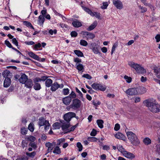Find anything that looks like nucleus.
<instances>
[{
    "label": "nucleus",
    "instance_id": "obj_1",
    "mask_svg": "<svg viewBox=\"0 0 160 160\" xmlns=\"http://www.w3.org/2000/svg\"><path fill=\"white\" fill-rule=\"evenodd\" d=\"M143 103L151 112L155 113L160 112V105L158 104L155 100H146Z\"/></svg>",
    "mask_w": 160,
    "mask_h": 160
},
{
    "label": "nucleus",
    "instance_id": "obj_2",
    "mask_svg": "<svg viewBox=\"0 0 160 160\" xmlns=\"http://www.w3.org/2000/svg\"><path fill=\"white\" fill-rule=\"evenodd\" d=\"M126 134L128 139L132 144L137 146L139 144V141L135 133L131 131H128Z\"/></svg>",
    "mask_w": 160,
    "mask_h": 160
},
{
    "label": "nucleus",
    "instance_id": "obj_3",
    "mask_svg": "<svg viewBox=\"0 0 160 160\" xmlns=\"http://www.w3.org/2000/svg\"><path fill=\"white\" fill-rule=\"evenodd\" d=\"M128 65L131 68L135 69L138 73L144 74L146 72V70L139 64L133 62H128Z\"/></svg>",
    "mask_w": 160,
    "mask_h": 160
},
{
    "label": "nucleus",
    "instance_id": "obj_4",
    "mask_svg": "<svg viewBox=\"0 0 160 160\" xmlns=\"http://www.w3.org/2000/svg\"><path fill=\"white\" fill-rule=\"evenodd\" d=\"M2 75L5 78L4 81L3 86L5 88H7L10 85L11 82L10 78V72L8 71H4L2 73Z\"/></svg>",
    "mask_w": 160,
    "mask_h": 160
},
{
    "label": "nucleus",
    "instance_id": "obj_5",
    "mask_svg": "<svg viewBox=\"0 0 160 160\" xmlns=\"http://www.w3.org/2000/svg\"><path fill=\"white\" fill-rule=\"evenodd\" d=\"M81 104V101L78 98H76L72 100V103L70 106L72 108L75 110L79 108Z\"/></svg>",
    "mask_w": 160,
    "mask_h": 160
},
{
    "label": "nucleus",
    "instance_id": "obj_6",
    "mask_svg": "<svg viewBox=\"0 0 160 160\" xmlns=\"http://www.w3.org/2000/svg\"><path fill=\"white\" fill-rule=\"evenodd\" d=\"M99 46L95 42L91 43L89 46V48L92 50V52L95 54L100 53L99 51Z\"/></svg>",
    "mask_w": 160,
    "mask_h": 160
},
{
    "label": "nucleus",
    "instance_id": "obj_7",
    "mask_svg": "<svg viewBox=\"0 0 160 160\" xmlns=\"http://www.w3.org/2000/svg\"><path fill=\"white\" fill-rule=\"evenodd\" d=\"M75 116V113L72 112H69L64 114L63 118L65 121L70 122L72 118Z\"/></svg>",
    "mask_w": 160,
    "mask_h": 160
},
{
    "label": "nucleus",
    "instance_id": "obj_8",
    "mask_svg": "<svg viewBox=\"0 0 160 160\" xmlns=\"http://www.w3.org/2000/svg\"><path fill=\"white\" fill-rule=\"evenodd\" d=\"M92 88L96 90H101L104 91L106 90V88L102 85L96 83H94L92 85Z\"/></svg>",
    "mask_w": 160,
    "mask_h": 160
},
{
    "label": "nucleus",
    "instance_id": "obj_9",
    "mask_svg": "<svg viewBox=\"0 0 160 160\" xmlns=\"http://www.w3.org/2000/svg\"><path fill=\"white\" fill-rule=\"evenodd\" d=\"M56 145V142H53L52 143L48 142H46L45 144L46 147L48 148L47 150V153L51 152Z\"/></svg>",
    "mask_w": 160,
    "mask_h": 160
},
{
    "label": "nucleus",
    "instance_id": "obj_10",
    "mask_svg": "<svg viewBox=\"0 0 160 160\" xmlns=\"http://www.w3.org/2000/svg\"><path fill=\"white\" fill-rule=\"evenodd\" d=\"M113 4L118 9H121L122 8L123 6L122 2L119 0H113Z\"/></svg>",
    "mask_w": 160,
    "mask_h": 160
},
{
    "label": "nucleus",
    "instance_id": "obj_11",
    "mask_svg": "<svg viewBox=\"0 0 160 160\" xmlns=\"http://www.w3.org/2000/svg\"><path fill=\"white\" fill-rule=\"evenodd\" d=\"M126 93L129 95H134L138 93V91L135 88H132L128 89L126 92Z\"/></svg>",
    "mask_w": 160,
    "mask_h": 160
},
{
    "label": "nucleus",
    "instance_id": "obj_12",
    "mask_svg": "<svg viewBox=\"0 0 160 160\" xmlns=\"http://www.w3.org/2000/svg\"><path fill=\"white\" fill-rule=\"evenodd\" d=\"M28 79V76L25 73H21V77L18 79L19 82L22 84L25 83L27 80Z\"/></svg>",
    "mask_w": 160,
    "mask_h": 160
},
{
    "label": "nucleus",
    "instance_id": "obj_13",
    "mask_svg": "<svg viewBox=\"0 0 160 160\" xmlns=\"http://www.w3.org/2000/svg\"><path fill=\"white\" fill-rule=\"evenodd\" d=\"M122 155L125 157L131 159H133L135 157V155L134 154L126 150Z\"/></svg>",
    "mask_w": 160,
    "mask_h": 160
},
{
    "label": "nucleus",
    "instance_id": "obj_14",
    "mask_svg": "<svg viewBox=\"0 0 160 160\" xmlns=\"http://www.w3.org/2000/svg\"><path fill=\"white\" fill-rule=\"evenodd\" d=\"M62 123L61 128L62 130L67 129L70 126V123L69 122L62 121L61 122Z\"/></svg>",
    "mask_w": 160,
    "mask_h": 160
},
{
    "label": "nucleus",
    "instance_id": "obj_15",
    "mask_svg": "<svg viewBox=\"0 0 160 160\" xmlns=\"http://www.w3.org/2000/svg\"><path fill=\"white\" fill-rule=\"evenodd\" d=\"M48 122V121L46 120L43 117H41L38 119V125L39 127L44 126Z\"/></svg>",
    "mask_w": 160,
    "mask_h": 160
},
{
    "label": "nucleus",
    "instance_id": "obj_16",
    "mask_svg": "<svg viewBox=\"0 0 160 160\" xmlns=\"http://www.w3.org/2000/svg\"><path fill=\"white\" fill-rule=\"evenodd\" d=\"M63 102L66 105H68L72 101V98L68 96L63 98L62 100Z\"/></svg>",
    "mask_w": 160,
    "mask_h": 160
},
{
    "label": "nucleus",
    "instance_id": "obj_17",
    "mask_svg": "<svg viewBox=\"0 0 160 160\" xmlns=\"http://www.w3.org/2000/svg\"><path fill=\"white\" fill-rule=\"evenodd\" d=\"M38 80L35 78L34 80V85L33 86V88L36 90H39L41 88V85L40 83H38Z\"/></svg>",
    "mask_w": 160,
    "mask_h": 160
},
{
    "label": "nucleus",
    "instance_id": "obj_18",
    "mask_svg": "<svg viewBox=\"0 0 160 160\" xmlns=\"http://www.w3.org/2000/svg\"><path fill=\"white\" fill-rule=\"evenodd\" d=\"M59 84L57 82H54L51 87V90L52 92H54L59 88Z\"/></svg>",
    "mask_w": 160,
    "mask_h": 160
},
{
    "label": "nucleus",
    "instance_id": "obj_19",
    "mask_svg": "<svg viewBox=\"0 0 160 160\" xmlns=\"http://www.w3.org/2000/svg\"><path fill=\"white\" fill-rule=\"evenodd\" d=\"M24 84L25 87L29 88H32L33 85L32 81L31 79H28Z\"/></svg>",
    "mask_w": 160,
    "mask_h": 160
},
{
    "label": "nucleus",
    "instance_id": "obj_20",
    "mask_svg": "<svg viewBox=\"0 0 160 160\" xmlns=\"http://www.w3.org/2000/svg\"><path fill=\"white\" fill-rule=\"evenodd\" d=\"M76 68L79 71L83 72L84 70V66L81 63L76 64Z\"/></svg>",
    "mask_w": 160,
    "mask_h": 160
},
{
    "label": "nucleus",
    "instance_id": "obj_21",
    "mask_svg": "<svg viewBox=\"0 0 160 160\" xmlns=\"http://www.w3.org/2000/svg\"><path fill=\"white\" fill-rule=\"evenodd\" d=\"M72 24L73 26L75 28L79 27L82 26L81 22L76 19L73 21Z\"/></svg>",
    "mask_w": 160,
    "mask_h": 160
},
{
    "label": "nucleus",
    "instance_id": "obj_22",
    "mask_svg": "<svg viewBox=\"0 0 160 160\" xmlns=\"http://www.w3.org/2000/svg\"><path fill=\"white\" fill-rule=\"evenodd\" d=\"M138 90L139 93L140 94H143L147 92V89L142 86L139 87L138 88Z\"/></svg>",
    "mask_w": 160,
    "mask_h": 160
},
{
    "label": "nucleus",
    "instance_id": "obj_23",
    "mask_svg": "<svg viewBox=\"0 0 160 160\" xmlns=\"http://www.w3.org/2000/svg\"><path fill=\"white\" fill-rule=\"evenodd\" d=\"M28 54L29 56L32 58L36 60H39V57L37 55L33 53L32 52H28Z\"/></svg>",
    "mask_w": 160,
    "mask_h": 160
},
{
    "label": "nucleus",
    "instance_id": "obj_24",
    "mask_svg": "<svg viewBox=\"0 0 160 160\" xmlns=\"http://www.w3.org/2000/svg\"><path fill=\"white\" fill-rule=\"evenodd\" d=\"M115 137L118 139L124 140L125 138V136L122 134L120 133H117L115 135Z\"/></svg>",
    "mask_w": 160,
    "mask_h": 160
},
{
    "label": "nucleus",
    "instance_id": "obj_25",
    "mask_svg": "<svg viewBox=\"0 0 160 160\" xmlns=\"http://www.w3.org/2000/svg\"><path fill=\"white\" fill-rule=\"evenodd\" d=\"M97 24V21H95L87 29L88 31L93 30L96 26Z\"/></svg>",
    "mask_w": 160,
    "mask_h": 160
},
{
    "label": "nucleus",
    "instance_id": "obj_26",
    "mask_svg": "<svg viewBox=\"0 0 160 160\" xmlns=\"http://www.w3.org/2000/svg\"><path fill=\"white\" fill-rule=\"evenodd\" d=\"M52 84V81L50 78H48L45 81V85L47 87L49 88L51 87Z\"/></svg>",
    "mask_w": 160,
    "mask_h": 160
},
{
    "label": "nucleus",
    "instance_id": "obj_27",
    "mask_svg": "<svg viewBox=\"0 0 160 160\" xmlns=\"http://www.w3.org/2000/svg\"><path fill=\"white\" fill-rule=\"evenodd\" d=\"M81 7L82 9L88 13L91 16L93 15V12H92L89 9L83 6H82Z\"/></svg>",
    "mask_w": 160,
    "mask_h": 160
},
{
    "label": "nucleus",
    "instance_id": "obj_28",
    "mask_svg": "<svg viewBox=\"0 0 160 160\" xmlns=\"http://www.w3.org/2000/svg\"><path fill=\"white\" fill-rule=\"evenodd\" d=\"M54 153L57 154H59L61 153V151L60 148L59 146H56L54 148V150L53 151Z\"/></svg>",
    "mask_w": 160,
    "mask_h": 160
},
{
    "label": "nucleus",
    "instance_id": "obj_29",
    "mask_svg": "<svg viewBox=\"0 0 160 160\" xmlns=\"http://www.w3.org/2000/svg\"><path fill=\"white\" fill-rule=\"evenodd\" d=\"M143 142L146 145L150 144L151 142V141L148 138H145L143 139Z\"/></svg>",
    "mask_w": 160,
    "mask_h": 160
},
{
    "label": "nucleus",
    "instance_id": "obj_30",
    "mask_svg": "<svg viewBox=\"0 0 160 160\" xmlns=\"http://www.w3.org/2000/svg\"><path fill=\"white\" fill-rule=\"evenodd\" d=\"M74 52L78 57H82L83 56V53L80 50H74Z\"/></svg>",
    "mask_w": 160,
    "mask_h": 160
},
{
    "label": "nucleus",
    "instance_id": "obj_31",
    "mask_svg": "<svg viewBox=\"0 0 160 160\" xmlns=\"http://www.w3.org/2000/svg\"><path fill=\"white\" fill-rule=\"evenodd\" d=\"M97 122L99 128H102L103 127V124L104 123V122L102 120H98L97 121Z\"/></svg>",
    "mask_w": 160,
    "mask_h": 160
},
{
    "label": "nucleus",
    "instance_id": "obj_32",
    "mask_svg": "<svg viewBox=\"0 0 160 160\" xmlns=\"http://www.w3.org/2000/svg\"><path fill=\"white\" fill-rule=\"evenodd\" d=\"M44 17L41 15H40L38 17V21L39 22V24L42 25L43 24V22L44 21Z\"/></svg>",
    "mask_w": 160,
    "mask_h": 160
},
{
    "label": "nucleus",
    "instance_id": "obj_33",
    "mask_svg": "<svg viewBox=\"0 0 160 160\" xmlns=\"http://www.w3.org/2000/svg\"><path fill=\"white\" fill-rule=\"evenodd\" d=\"M23 24L24 25L27 27H30L33 29H34V27H33L31 23L29 22L28 21H24L23 22Z\"/></svg>",
    "mask_w": 160,
    "mask_h": 160
},
{
    "label": "nucleus",
    "instance_id": "obj_34",
    "mask_svg": "<svg viewBox=\"0 0 160 160\" xmlns=\"http://www.w3.org/2000/svg\"><path fill=\"white\" fill-rule=\"evenodd\" d=\"M117 148L118 150L122 154L125 151V149L123 148L122 146L121 145H118L117 146Z\"/></svg>",
    "mask_w": 160,
    "mask_h": 160
},
{
    "label": "nucleus",
    "instance_id": "obj_35",
    "mask_svg": "<svg viewBox=\"0 0 160 160\" xmlns=\"http://www.w3.org/2000/svg\"><path fill=\"white\" fill-rule=\"evenodd\" d=\"M87 40H88L89 39H92L94 38L95 37V35L93 34L92 33L89 32L88 33V35L87 36H86Z\"/></svg>",
    "mask_w": 160,
    "mask_h": 160
},
{
    "label": "nucleus",
    "instance_id": "obj_36",
    "mask_svg": "<svg viewBox=\"0 0 160 160\" xmlns=\"http://www.w3.org/2000/svg\"><path fill=\"white\" fill-rule=\"evenodd\" d=\"M36 152L35 151L32 152L31 153H29L28 152H27L26 153V154L27 156L32 158H33L36 155Z\"/></svg>",
    "mask_w": 160,
    "mask_h": 160
},
{
    "label": "nucleus",
    "instance_id": "obj_37",
    "mask_svg": "<svg viewBox=\"0 0 160 160\" xmlns=\"http://www.w3.org/2000/svg\"><path fill=\"white\" fill-rule=\"evenodd\" d=\"M76 146L78 148V150L79 152H81L82 150L83 149V147L80 142H78L77 143Z\"/></svg>",
    "mask_w": 160,
    "mask_h": 160
},
{
    "label": "nucleus",
    "instance_id": "obj_38",
    "mask_svg": "<svg viewBox=\"0 0 160 160\" xmlns=\"http://www.w3.org/2000/svg\"><path fill=\"white\" fill-rule=\"evenodd\" d=\"M41 46V44L40 43H38L37 44H36L32 46L33 49L35 50H38V48H40Z\"/></svg>",
    "mask_w": 160,
    "mask_h": 160
},
{
    "label": "nucleus",
    "instance_id": "obj_39",
    "mask_svg": "<svg viewBox=\"0 0 160 160\" xmlns=\"http://www.w3.org/2000/svg\"><path fill=\"white\" fill-rule=\"evenodd\" d=\"M80 44L82 46H86L88 45L87 42L84 40H81L80 41Z\"/></svg>",
    "mask_w": 160,
    "mask_h": 160
},
{
    "label": "nucleus",
    "instance_id": "obj_40",
    "mask_svg": "<svg viewBox=\"0 0 160 160\" xmlns=\"http://www.w3.org/2000/svg\"><path fill=\"white\" fill-rule=\"evenodd\" d=\"M48 77L47 76H42L40 78H36V79H37L38 80L39 82V81H46V80L48 78Z\"/></svg>",
    "mask_w": 160,
    "mask_h": 160
},
{
    "label": "nucleus",
    "instance_id": "obj_41",
    "mask_svg": "<svg viewBox=\"0 0 160 160\" xmlns=\"http://www.w3.org/2000/svg\"><path fill=\"white\" fill-rule=\"evenodd\" d=\"M108 5V4L107 2H103L102 5L101 6V8L102 9H106L107 8Z\"/></svg>",
    "mask_w": 160,
    "mask_h": 160
},
{
    "label": "nucleus",
    "instance_id": "obj_42",
    "mask_svg": "<svg viewBox=\"0 0 160 160\" xmlns=\"http://www.w3.org/2000/svg\"><path fill=\"white\" fill-rule=\"evenodd\" d=\"M59 122H56L53 124L52 126L54 129H58L59 128Z\"/></svg>",
    "mask_w": 160,
    "mask_h": 160
},
{
    "label": "nucleus",
    "instance_id": "obj_43",
    "mask_svg": "<svg viewBox=\"0 0 160 160\" xmlns=\"http://www.w3.org/2000/svg\"><path fill=\"white\" fill-rule=\"evenodd\" d=\"M88 140L89 141L94 142H96L98 139L95 137H89L88 138Z\"/></svg>",
    "mask_w": 160,
    "mask_h": 160
},
{
    "label": "nucleus",
    "instance_id": "obj_44",
    "mask_svg": "<svg viewBox=\"0 0 160 160\" xmlns=\"http://www.w3.org/2000/svg\"><path fill=\"white\" fill-rule=\"evenodd\" d=\"M124 78L126 82L128 83H129L131 82L132 78L130 77H129L128 76L125 75L124 77Z\"/></svg>",
    "mask_w": 160,
    "mask_h": 160
},
{
    "label": "nucleus",
    "instance_id": "obj_45",
    "mask_svg": "<svg viewBox=\"0 0 160 160\" xmlns=\"http://www.w3.org/2000/svg\"><path fill=\"white\" fill-rule=\"evenodd\" d=\"M69 90L68 88H64L63 90L62 93L64 95H66L69 93Z\"/></svg>",
    "mask_w": 160,
    "mask_h": 160
},
{
    "label": "nucleus",
    "instance_id": "obj_46",
    "mask_svg": "<svg viewBox=\"0 0 160 160\" xmlns=\"http://www.w3.org/2000/svg\"><path fill=\"white\" fill-rule=\"evenodd\" d=\"M44 126V129L45 131H48L49 129V127L50 126V124L49 123V121L47 122L46 123L45 125Z\"/></svg>",
    "mask_w": 160,
    "mask_h": 160
},
{
    "label": "nucleus",
    "instance_id": "obj_47",
    "mask_svg": "<svg viewBox=\"0 0 160 160\" xmlns=\"http://www.w3.org/2000/svg\"><path fill=\"white\" fill-rule=\"evenodd\" d=\"M28 128L30 131L32 132H33L34 130L33 124L31 123H30L28 125Z\"/></svg>",
    "mask_w": 160,
    "mask_h": 160
},
{
    "label": "nucleus",
    "instance_id": "obj_48",
    "mask_svg": "<svg viewBox=\"0 0 160 160\" xmlns=\"http://www.w3.org/2000/svg\"><path fill=\"white\" fill-rule=\"evenodd\" d=\"M138 8L141 10V12L142 13L145 12L147 11V8H146L141 7V6H139Z\"/></svg>",
    "mask_w": 160,
    "mask_h": 160
},
{
    "label": "nucleus",
    "instance_id": "obj_49",
    "mask_svg": "<svg viewBox=\"0 0 160 160\" xmlns=\"http://www.w3.org/2000/svg\"><path fill=\"white\" fill-rule=\"evenodd\" d=\"M28 140L31 141L32 142H33L36 139V138L33 136H30L28 138Z\"/></svg>",
    "mask_w": 160,
    "mask_h": 160
},
{
    "label": "nucleus",
    "instance_id": "obj_50",
    "mask_svg": "<svg viewBox=\"0 0 160 160\" xmlns=\"http://www.w3.org/2000/svg\"><path fill=\"white\" fill-rule=\"evenodd\" d=\"M117 44L116 43H115L113 45L111 52L112 55L113 54V52L115 50V48L117 47Z\"/></svg>",
    "mask_w": 160,
    "mask_h": 160
},
{
    "label": "nucleus",
    "instance_id": "obj_51",
    "mask_svg": "<svg viewBox=\"0 0 160 160\" xmlns=\"http://www.w3.org/2000/svg\"><path fill=\"white\" fill-rule=\"evenodd\" d=\"M27 131L26 128H22L21 129V133L23 135H25L27 134Z\"/></svg>",
    "mask_w": 160,
    "mask_h": 160
},
{
    "label": "nucleus",
    "instance_id": "obj_52",
    "mask_svg": "<svg viewBox=\"0 0 160 160\" xmlns=\"http://www.w3.org/2000/svg\"><path fill=\"white\" fill-rule=\"evenodd\" d=\"M5 44L8 48H10L12 47V46L9 41L6 40L5 41Z\"/></svg>",
    "mask_w": 160,
    "mask_h": 160
},
{
    "label": "nucleus",
    "instance_id": "obj_53",
    "mask_svg": "<svg viewBox=\"0 0 160 160\" xmlns=\"http://www.w3.org/2000/svg\"><path fill=\"white\" fill-rule=\"evenodd\" d=\"M82 77L88 79H90L92 78V77L88 74H84Z\"/></svg>",
    "mask_w": 160,
    "mask_h": 160
},
{
    "label": "nucleus",
    "instance_id": "obj_54",
    "mask_svg": "<svg viewBox=\"0 0 160 160\" xmlns=\"http://www.w3.org/2000/svg\"><path fill=\"white\" fill-rule=\"evenodd\" d=\"M12 43L13 44L15 45L16 46L18 47V42L17 40H16V38H13L12 40Z\"/></svg>",
    "mask_w": 160,
    "mask_h": 160
},
{
    "label": "nucleus",
    "instance_id": "obj_55",
    "mask_svg": "<svg viewBox=\"0 0 160 160\" xmlns=\"http://www.w3.org/2000/svg\"><path fill=\"white\" fill-rule=\"evenodd\" d=\"M74 61L76 62V63L78 64L79 63H80L82 62V60L78 58H74Z\"/></svg>",
    "mask_w": 160,
    "mask_h": 160
},
{
    "label": "nucleus",
    "instance_id": "obj_56",
    "mask_svg": "<svg viewBox=\"0 0 160 160\" xmlns=\"http://www.w3.org/2000/svg\"><path fill=\"white\" fill-rule=\"evenodd\" d=\"M57 32V31L56 29H54L53 30L52 29H50L48 32L51 35L53 34H56Z\"/></svg>",
    "mask_w": 160,
    "mask_h": 160
},
{
    "label": "nucleus",
    "instance_id": "obj_57",
    "mask_svg": "<svg viewBox=\"0 0 160 160\" xmlns=\"http://www.w3.org/2000/svg\"><path fill=\"white\" fill-rule=\"evenodd\" d=\"M29 146L35 149L37 148V146L34 142H31L29 144Z\"/></svg>",
    "mask_w": 160,
    "mask_h": 160
},
{
    "label": "nucleus",
    "instance_id": "obj_58",
    "mask_svg": "<svg viewBox=\"0 0 160 160\" xmlns=\"http://www.w3.org/2000/svg\"><path fill=\"white\" fill-rule=\"evenodd\" d=\"M120 128V126L119 124L118 123H116L115 125L114 129L115 131H118L119 129Z\"/></svg>",
    "mask_w": 160,
    "mask_h": 160
},
{
    "label": "nucleus",
    "instance_id": "obj_59",
    "mask_svg": "<svg viewBox=\"0 0 160 160\" xmlns=\"http://www.w3.org/2000/svg\"><path fill=\"white\" fill-rule=\"evenodd\" d=\"M97 134L96 131L94 129H93L90 133V135L92 136H95Z\"/></svg>",
    "mask_w": 160,
    "mask_h": 160
},
{
    "label": "nucleus",
    "instance_id": "obj_60",
    "mask_svg": "<svg viewBox=\"0 0 160 160\" xmlns=\"http://www.w3.org/2000/svg\"><path fill=\"white\" fill-rule=\"evenodd\" d=\"M71 35L72 37H76L78 35V33L76 31H72L71 33Z\"/></svg>",
    "mask_w": 160,
    "mask_h": 160
},
{
    "label": "nucleus",
    "instance_id": "obj_61",
    "mask_svg": "<svg viewBox=\"0 0 160 160\" xmlns=\"http://www.w3.org/2000/svg\"><path fill=\"white\" fill-rule=\"evenodd\" d=\"M53 11L56 15H58L60 17H61L62 19H63V18H65L64 16L61 15L59 13H58V12H57L55 10H53Z\"/></svg>",
    "mask_w": 160,
    "mask_h": 160
},
{
    "label": "nucleus",
    "instance_id": "obj_62",
    "mask_svg": "<svg viewBox=\"0 0 160 160\" xmlns=\"http://www.w3.org/2000/svg\"><path fill=\"white\" fill-rule=\"evenodd\" d=\"M78 125V123H77L75 125L73 126L72 127H71L70 128V131H73L77 127Z\"/></svg>",
    "mask_w": 160,
    "mask_h": 160
},
{
    "label": "nucleus",
    "instance_id": "obj_63",
    "mask_svg": "<svg viewBox=\"0 0 160 160\" xmlns=\"http://www.w3.org/2000/svg\"><path fill=\"white\" fill-rule=\"evenodd\" d=\"M69 96H71L72 98H75L76 97V95L75 93L73 92L72 91L71 94L69 95Z\"/></svg>",
    "mask_w": 160,
    "mask_h": 160
},
{
    "label": "nucleus",
    "instance_id": "obj_64",
    "mask_svg": "<svg viewBox=\"0 0 160 160\" xmlns=\"http://www.w3.org/2000/svg\"><path fill=\"white\" fill-rule=\"evenodd\" d=\"M155 38L156 40V42H158L160 41V35L157 34L155 37Z\"/></svg>",
    "mask_w": 160,
    "mask_h": 160
}]
</instances>
